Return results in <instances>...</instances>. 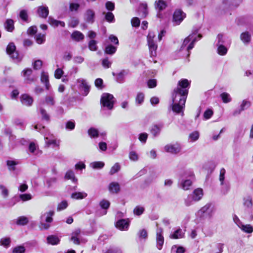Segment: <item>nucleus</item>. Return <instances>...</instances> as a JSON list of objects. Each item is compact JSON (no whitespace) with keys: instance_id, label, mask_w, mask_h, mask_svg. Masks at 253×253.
<instances>
[{"instance_id":"obj_20","label":"nucleus","mask_w":253,"mask_h":253,"mask_svg":"<svg viewBox=\"0 0 253 253\" xmlns=\"http://www.w3.org/2000/svg\"><path fill=\"white\" fill-rule=\"evenodd\" d=\"M108 189L111 193L117 194L120 191L121 187L118 182H112L109 184Z\"/></svg>"},{"instance_id":"obj_51","label":"nucleus","mask_w":253,"mask_h":253,"mask_svg":"<svg viewBox=\"0 0 253 253\" xmlns=\"http://www.w3.org/2000/svg\"><path fill=\"white\" fill-rule=\"evenodd\" d=\"M90 166L93 169H101L104 166V163L102 162H94L90 163Z\"/></svg>"},{"instance_id":"obj_44","label":"nucleus","mask_w":253,"mask_h":253,"mask_svg":"<svg viewBox=\"0 0 253 253\" xmlns=\"http://www.w3.org/2000/svg\"><path fill=\"white\" fill-rule=\"evenodd\" d=\"M217 53L220 55H225L227 52L228 49L225 45H217Z\"/></svg>"},{"instance_id":"obj_4","label":"nucleus","mask_w":253,"mask_h":253,"mask_svg":"<svg viewBox=\"0 0 253 253\" xmlns=\"http://www.w3.org/2000/svg\"><path fill=\"white\" fill-rule=\"evenodd\" d=\"M54 212L52 211L42 213L40 217V227L42 229H47L50 226V223L52 221V216Z\"/></svg>"},{"instance_id":"obj_30","label":"nucleus","mask_w":253,"mask_h":253,"mask_svg":"<svg viewBox=\"0 0 253 253\" xmlns=\"http://www.w3.org/2000/svg\"><path fill=\"white\" fill-rule=\"evenodd\" d=\"M71 38L79 42L84 39V35L80 32L78 31H74L71 36Z\"/></svg>"},{"instance_id":"obj_13","label":"nucleus","mask_w":253,"mask_h":253,"mask_svg":"<svg viewBox=\"0 0 253 253\" xmlns=\"http://www.w3.org/2000/svg\"><path fill=\"white\" fill-rule=\"evenodd\" d=\"M130 221L129 219H120L115 223L117 228L122 231H126L129 226Z\"/></svg>"},{"instance_id":"obj_64","label":"nucleus","mask_w":253,"mask_h":253,"mask_svg":"<svg viewBox=\"0 0 253 253\" xmlns=\"http://www.w3.org/2000/svg\"><path fill=\"white\" fill-rule=\"evenodd\" d=\"M25 252V248L23 246H19L15 247L13 249V253H24Z\"/></svg>"},{"instance_id":"obj_1","label":"nucleus","mask_w":253,"mask_h":253,"mask_svg":"<svg viewBox=\"0 0 253 253\" xmlns=\"http://www.w3.org/2000/svg\"><path fill=\"white\" fill-rule=\"evenodd\" d=\"M199 29V27H194L192 33L186 38L183 42L180 51L185 50L187 56L190 55V50L194 47L195 42L202 37L201 34H198Z\"/></svg>"},{"instance_id":"obj_38","label":"nucleus","mask_w":253,"mask_h":253,"mask_svg":"<svg viewBox=\"0 0 253 253\" xmlns=\"http://www.w3.org/2000/svg\"><path fill=\"white\" fill-rule=\"evenodd\" d=\"M54 98V93L53 92H51L49 95L45 97V101L47 104L53 106L55 104Z\"/></svg>"},{"instance_id":"obj_55","label":"nucleus","mask_w":253,"mask_h":253,"mask_svg":"<svg viewBox=\"0 0 253 253\" xmlns=\"http://www.w3.org/2000/svg\"><path fill=\"white\" fill-rule=\"evenodd\" d=\"M199 137V132L195 131L190 133L189 136V139L191 142H194L198 139Z\"/></svg>"},{"instance_id":"obj_2","label":"nucleus","mask_w":253,"mask_h":253,"mask_svg":"<svg viewBox=\"0 0 253 253\" xmlns=\"http://www.w3.org/2000/svg\"><path fill=\"white\" fill-rule=\"evenodd\" d=\"M190 85V83L187 79H182L179 81L177 87L175 88L172 94V101L174 97L176 99L179 100L180 98L184 97V101L186 102L187 95L188 94L187 87Z\"/></svg>"},{"instance_id":"obj_60","label":"nucleus","mask_w":253,"mask_h":253,"mask_svg":"<svg viewBox=\"0 0 253 253\" xmlns=\"http://www.w3.org/2000/svg\"><path fill=\"white\" fill-rule=\"evenodd\" d=\"M120 165L119 163H116L115 165L111 168L109 173L110 175H113L114 173L119 171L120 169Z\"/></svg>"},{"instance_id":"obj_53","label":"nucleus","mask_w":253,"mask_h":253,"mask_svg":"<svg viewBox=\"0 0 253 253\" xmlns=\"http://www.w3.org/2000/svg\"><path fill=\"white\" fill-rule=\"evenodd\" d=\"M11 58H12L15 62H20L22 60V57H21L17 51H14L11 54H9Z\"/></svg>"},{"instance_id":"obj_26","label":"nucleus","mask_w":253,"mask_h":253,"mask_svg":"<svg viewBox=\"0 0 253 253\" xmlns=\"http://www.w3.org/2000/svg\"><path fill=\"white\" fill-rule=\"evenodd\" d=\"M47 243L51 245H57L59 244L60 240L55 235H49L47 238Z\"/></svg>"},{"instance_id":"obj_12","label":"nucleus","mask_w":253,"mask_h":253,"mask_svg":"<svg viewBox=\"0 0 253 253\" xmlns=\"http://www.w3.org/2000/svg\"><path fill=\"white\" fill-rule=\"evenodd\" d=\"M251 105V103L250 101L246 99L243 100L242 101L239 108H237L233 111L232 113L233 116H236L240 115L242 111L249 108Z\"/></svg>"},{"instance_id":"obj_36","label":"nucleus","mask_w":253,"mask_h":253,"mask_svg":"<svg viewBox=\"0 0 253 253\" xmlns=\"http://www.w3.org/2000/svg\"><path fill=\"white\" fill-rule=\"evenodd\" d=\"M243 232L247 233H251L253 232V227L250 224H242L239 227Z\"/></svg>"},{"instance_id":"obj_5","label":"nucleus","mask_w":253,"mask_h":253,"mask_svg":"<svg viewBox=\"0 0 253 253\" xmlns=\"http://www.w3.org/2000/svg\"><path fill=\"white\" fill-rule=\"evenodd\" d=\"M115 101V98L111 94L104 93L101 96V104L103 107H106L108 110H112L113 108Z\"/></svg>"},{"instance_id":"obj_37","label":"nucleus","mask_w":253,"mask_h":253,"mask_svg":"<svg viewBox=\"0 0 253 253\" xmlns=\"http://www.w3.org/2000/svg\"><path fill=\"white\" fill-rule=\"evenodd\" d=\"M35 40L37 43L42 44L45 41V33H39L35 36Z\"/></svg>"},{"instance_id":"obj_40","label":"nucleus","mask_w":253,"mask_h":253,"mask_svg":"<svg viewBox=\"0 0 253 253\" xmlns=\"http://www.w3.org/2000/svg\"><path fill=\"white\" fill-rule=\"evenodd\" d=\"M65 178L67 179H71L74 183H77L78 179L75 176L74 172L72 170H68L66 173Z\"/></svg>"},{"instance_id":"obj_39","label":"nucleus","mask_w":253,"mask_h":253,"mask_svg":"<svg viewBox=\"0 0 253 253\" xmlns=\"http://www.w3.org/2000/svg\"><path fill=\"white\" fill-rule=\"evenodd\" d=\"M195 202H196V200L191 194L184 199V204L186 207L190 206Z\"/></svg>"},{"instance_id":"obj_54","label":"nucleus","mask_w":253,"mask_h":253,"mask_svg":"<svg viewBox=\"0 0 253 253\" xmlns=\"http://www.w3.org/2000/svg\"><path fill=\"white\" fill-rule=\"evenodd\" d=\"M226 170L224 168H222L220 170V174L219 180L220 182V184H223L224 182H226L225 181Z\"/></svg>"},{"instance_id":"obj_45","label":"nucleus","mask_w":253,"mask_h":253,"mask_svg":"<svg viewBox=\"0 0 253 253\" xmlns=\"http://www.w3.org/2000/svg\"><path fill=\"white\" fill-rule=\"evenodd\" d=\"M244 205L248 209H251L253 207L252 198L250 196H248L244 198Z\"/></svg>"},{"instance_id":"obj_17","label":"nucleus","mask_w":253,"mask_h":253,"mask_svg":"<svg viewBox=\"0 0 253 253\" xmlns=\"http://www.w3.org/2000/svg\"><path fill=\"white\" fill-rule=\"evenodd\" d=\"M22 103L27 106H30L33 102V98L27 94H22L20 97Z\"/></svg>"},{"instance_id":"obj_18","label":"nucleus","mask_w":253,"mask_h":253,"mask_svg":"<svg viewBox=\"0 0 253 253\" xmlns=\"http://www.w3.org/2000/svg\"><path fill=\"white\" fill-rule=\"evenodd\" d=\"M37 13L40 17L46 18L49 14L48 7L44 6H39L37 8Z\"/></svg>"},{"instance_id":"obj_59","label":"nucleus","mask_w":253,"mask_h":253,"mask_svg":"<svg viewBox=\"0 0 253 253\" xmlns=\"http://www.w3.org/2000/svg\"><path fill=\"white\" fill-rule=\"evenodd\" d=\"M137 235L140 239L146 240L148 237L147 232L144 229L139 230L137 233Z\"/></svg>"},{"instance_id":"obj_48","label":"nucleus","mask_w":253,"mask_h":253,"mask_svg":"<svg viewBox=\"0 0 253 253\" xmlns=\"http://www.w3.org/2000/svg\"><path fill=\"white\" fill-rule=\"evenodd\" d=\"M28 222V218L25 216H20L17 219L16 223L19 225H25Z\"/></svg>"},{"instance_id":"obj_9","label":"nucleus","mask_w":253,"mask_h":253,"mask_svg":"<svg viewBox=\"0 0 253 253\" xmlns=\"http://www.w3.org/2000/svg\"><path fill=\"white\" fill-rule=\"evenodd\" d=\"M215 208L212 204L211 203H208L203 207H202L199 211V212L208 216L209 218L212 217L214 212Z\"/></svg>"},{"instance_id":"obj_50","label":"nucleus","mask_w":253,"mask_h":253,"mask_svg":"<svg viewBox=\"0 0 253 253\" xmlns=\"http://www.w3.org/2000/svg\"><path fill=\"white\" fill-rule=\"evenodd\" d=\"M6 164L10 170H14L15 169V166L18 164V162L15 160H7Z\"/></svg>"},{"instance_id":"obj_49","label":"nucleus","mask_w":253,"mask_h":253,"mask_svg":"<svg viewBox=\"0 0 253 253\" xmlns=\"http://www.w3.org/2000/svg\"><path fill=\"white\" fill-rule=\"evenodd\" d=\"M220 97L222 101L225 103H227L231 101V97L229 93L223 92L220 94Z\"/></svg>"},{"instance_id":"obj_28","label":"nucleus","mask_w":253,"mask_h":253,"mask_svg":"<svg viewBox=\"0 0 253 253\" xmlns=\"http://www.w3.org/2000/svg\"><path fill=\"white\" fill-rule=\"evenodd\" d=\"M41 82L44 84L46 89L49 90L50 87V85L49 82L48 75L47 73L42 72L41 75Z\"/></svg>"},{"instance_id":"obj_7","label":"nucleus","mask_w":253,"mask_h":253,"mask_svg":"<svg viewBox=\"0 0 253 253\" xmlns=\"http://www.w3.org/2000/svg\"><path fill=\"white\" fill-rule=\"evenodd\" d=\"M155 37V36L153 32H149L147 36L148 44L151 57L156 55V50L158 47L156 42L154 41Z\"/></svg>"},{"instance_id":"obj_57","label":"nucleus","mask_w":253,"mask_h":253,"mask_svg":"<svg viewBox=\"0 0 253 253\" xmlns=\"http://www.w3.org/2000/svg\"><path fill=\"white\" fill-rule=\"evenodd\" d=\"M88 134L90 137L95 138L98 137V131L96 129L91 127L88 130Z\"/></svg>"},{"instance_id":"obj_58","label":"nucleus","mask_w":253,"mask_h":253,"mask_svg":"<svg viewBox=\"0 0 253 253\" xmlns=\"http://www.w3.org/2000/svg\"><path fill=\"white\" fill-rule=\"evenodd\" d=\"M10 242L11 240L9 237H4L0 239V245L5 247H8Z\"/></svg>"},{"instance_id":"obj_19","label":"nucleus","mask_w":253,"mask_h":253,"mask_svg":"<svg viewBox=\"0 0 253 253\" xmlns=\"http://www.w3.org/2000/svg\"><path fill=\"white\" fill-rule=\"evenodd\" d=\"M128 73V71L127 70H123L117 74H115V73H113V75L116 76V80L118 83H123L125 81V77Z\"/></svg>"},{"instance_id":"obj_43","label":"nucleus","mask_w":253,"mask_h":253,"mask_svg":"<svg viewBox=\"0 0 253 253\" xmlns=\"http://www.w3.org/2000/svg\"><path fill=\"white\" fill-rule=\"evenodd\" d=\"M103 14H105V18L106 20L109 23L114 22L115 21V17L114 14L111 12H108L103 13Z\"/></svg>"},{"instance_id":"obj_47","label":"nucleus","mask_w":253,"mask_h":253,"mask_svg":"<svg viewBox=\"0 0 253 253\" xmlns=\"http://www.w3.org/2000/svg\"><path fill=\"white\" fill-rule=\"evenodd\" d=\"M241 39L244 43H249L251 40V35L248 32H244L241 35Z\"/></svg>"},{"instance_id":"obj_24","label":"nucleus","mask_w":253,"mask_h":253,"mask_svg":"<svg viewBox=\"0 0 253 253\" xmlns=\"http://www.w3.org/2000/svg\"><path fill=\"white\" fill-rule=\"evenodd\" d=\"M81 233V231L79 229H76L72 233L71 240L73 241L74 244L79 245L81 243V241L79 238Z\"/></svg>"},{"instance_id":"obj_11","label":"nucleus","mask_w":253,"mask_h":253,"mask_svg":"<svg viewBox=\"0 0 253 253\" xmlns=\"http://www.w3.org/2000/svg\"><path fill=\"white\" fill-rule=\"evenodd\" d=\"M186 14L180 9L176 10L173 15V22L174 25H178L183 20Z\"/></svg>"},{"instance_id":"obj_27","label":"nucleus","mask_w":253,"mask_h":253,"mask_svg":"<svg viewBox=\"0 0 253 253\" xmlns=\"http://www.w3.org/2000/svg\"><path fill=\"white\" fill-rule=\"evenodd\" d=\"M48 22L53 27H57L58 26H60L62 27H64L65 25V24L63 21L57 20L51 16L48 17Z\"/></svg>"},{"instance_id":"obj_29","label":"nucleus","mask_w":253,"mask_h":253,"mask_svg":"<svg viewBox=\"0 0 253 253\" xmlns=\"http://www.w3.org/2000/svg\"><path fill=\"white\" fill-rule=\"evenodd\" d=\"M4 25L5 29L8 32H11L14 29V21L12 19H7Z\"/></svg>"},{"instance_id":"obj_10","label":"nucleus","mask_w":253,"mask_h":253,"mask_svg":"<svg viewBox=\"0 0 253 253\" xmlns=\"http://www.w3.org/2000/svg\"><path fill=\"white\" fill-rule=\"evenodd\" d=\"M242 1V0H222V4L219 9L224 10L230 7H237Z\"/></svg>"},{"instance_id":"obj_32","label":"nucleus","mask_w":253,"mask_h":253,"mask_svg":"<svg viewBox=\"0 0 253 253\" xmlns=\"http://www.w3.org/2000/svg\"><path fill=\"white\" fill-rule=\"evenodd\" d=\"M87 196V193L84 192H79L72 193L71 198L76 200H81L86 198Z\"/></svg>"},{"instance_id":"obj_33","label":"nucleus","mask_w":253,"mask_h":253,"mask_svg":"<svg viewBox=\"0 0 253 253\" xmlns=\"http://www.w3.org/2000/svg\"><path fill=\"white\" fill-rule=\"evenodd\" d=\"M139 11L141 13V16L145 17L148 14L147 4L146 3H142L140 4L139 7Z\"/></svg>"},{"instance_id":"obj_56","label":"nucleus","mask_w":253,"mask_h":253,"mask_svg":"<svg viewBox=\"0 0 253 253\" xmlns=\"http://www.w3.org/2000/svg\"><path fill=\"white\" fill-rule=\"evenodd\" d=\"M144 211V208L141 206H136L133 210V213L135 215L139 216Z\"/></svg>"},{"instance_id":"obj_21","label":"nucleus","mask_w":253,"mask_h":253,"mask_svg":"<svg viewBox=\"0 0 253 253\" xmlns=\"http://www.w3.org/2000/svg\"><path fill=\"white\" fill-rule=\"evenodd\" d=\"M77 82L80 84V87L84 89V95L86 96L89 91L90 87L85 80L78 79Z\"/></svg>"},{"instance_id":"obj_62","label":"nucleus","mask_w":253,"mask_h":253,"mask_svg":"<svg viewBox=\"0 0 253 253\" xmlns=\"http://www.w3.org/2000/svg\"><path fill=\"white\" fill-rule=\"evenodd\" d=\"M99 205L102 209L107 210L109 208L110 203L109 201L103 199L100 201Z\"/></svg>"},{"instance_id":"obj_8","label":"nucleus","mask_w":253,"mask_h":253,"mask_svg":"<svg viewBox=\"0 0 253 253\" xmlns=\"http://www.w3.org/2000/svg\"><path fill=\"white\" fill-rule=\"evenodd\" d=\"M155 37V36L153 32H149L147 36L148 44L151 57L156 55V50L158 47L156 42L154 41Z\"/></svg>"},{"instance_id":"obj_23","label":"nucleus","mask_w":253,"mask_h":253,"mask_svg":"<svg viewBox=\"0 0 253 253\" xmlns=\"http://www.w3.org/2000/svg\"><path fill=\"white\" fill-rule=\"evenodd\" d=\"M191 194L194 198L196 202H198L202 198L203 196V190L200 188H197L195 189L193 193Z\"/></svg>"},{"instance_id":"obj_63","label":"nucleus","mask_w":253,"mask_h":253,"mask_svg":"<svg viewBox=\"0 0 253 253\" xmlns=\"http://www.w3.org/2000/svg\"><path fill=\"white\" fill-rule=\"evenodd\" d=\"M213 114V111L211 109H208L204 113V119L205 120H208L212 117Z\"/></svg>"},{"instance_id":"obj_35","label":"nucleus","mask_w":253,"mask_h":253,"mask_svg":"<svg viewBox=\"0 0 253 253\" xmlns=\"http://www.w3.org/2000/svg\"><path fill=\"white\" fill-rule=\"evenodd\" d=\"M44 139L45 140V142L48 145H53L54 146H58L59 143L57 142V141L53 138L52 135H51L49 137L47 136L46 134H44Z\"/></svg>"},{"instance_id":"obj_6","label":"nucleus","mask_w":253,"mask_h":253,"mask_svg":"<svg viewBox=\"0 0 253 253\" xmlns=\"http://www.w3.org/2000/svg\"><path fill=\"white\" fill-rule=\"evenodd\" d=\"M185 104L184 97H181L179 100L176 99V98L174 97L170 107L174 112L176 113H183Z\"/></svg>"},{"instance_id":"obj_16","label":"nucleus","mask_w":253,"mask_h":253,"mask_svg":"<svg viewBox=\"0 0 253 253\" xmlns=\"http://www.w3.org/2000/svg\"><path fill=\"white\" fill-rule=\"evenodd\" d=\"M167 4L164 0H156L155 2V8L158 10V13L157 14V16L159 18H161L162 15L160 13V12L163 10L165 9L167 7Z\"/></svg>"},{"instance_id":"obj_34","label":"nucleus","mask_w":253,"mask_h":253,"mask_svg":"<svg viewBox=\"0 0 253 253\" xmlns=\"http://www.w3.org/2000/svg\"><path fill=\"white\" fill-rule=\"evenodd\" d=\"M0 195L3 199H5L9 196V191L3 184H0Z\"/></svg>"},{"instance_id":"obj_46","label":"nucleus","mask_w":253,"mask_h":253,"mask_svg":"<svg viewBox=\"0 0 253 253\" xmlns=\"http://www.w3.org/2000/svg\"><path fill=\"white\" fill-rule=\"evenodd\" d=\"M40 113L42 116V120L48 122L50 120V116L46 112V110L42 108H40Z\"/></svg>"},{"instance_id":"obj_42","label":"nucleus","mask_w":253,"mask_h":253,"mask_svg":"<svg viewBox=\"0 0 253 253\" xmlns=\"http://www.w3.org/2000/svg\"><path fill=\"white\" fill-rule=\"evenodd\" d=\"M116 50H117L116 47H115L111 44H109V45H107L105 47L104 51L106 54L112 55L116 52Z\"/></svg>"},{"instance_id":"obj_14","label":"nucleus","mask_w":253,"mask_h":253,"mask_svg":"<svg viewBox=\"0 0 253 253\" xmlns=\"http://www.w3.org/2000/svg\"><path fill=\"white\" fill-rule=\"evenodd\" d=\"M164 150L166 152L173 154L178 153L181 150V146L178 143L169 144L166 145L164 147Z\"/></svg>"},{"instance_id":"obj_25","label":"nucleus","mask_w":253,"mask_h":253,"mask_svg":"<svg viewBox=\"0 0 253 253\" xmlns=\"http://www.w3.org/2000/svg\"><path fill=\"white\" fill-rule=\"evenodd\" d=\"M162 128V125H155L152 127L150 132L153 136L156 137L160 134Z\"/></svg>"},{"instance_id":"obj_41","label":"nucleus","mask_w":253,"mask_h":253,"mask_svg":"<svg viewBox=\"0 0 253 253\" xmlns=\"http://www.w3.org/2000/svg\"><path fill=\"white\" fill-rule=\"evenodd\" d=\"M184 233L181 229H178L170 235V238L172 239L181 238L183 237Z\"/></svg>"},{"instance_id":"obj_22","label":"nucleus","mask_w":253,"mask_h":253,"mask_svg":"<svg viewBox=\"0 0 253 253\" xmlns=\"http://www.w3.org/2000/svg\"><path fill=\"white\" fill-rule=\"evenodd\" d=\"M95 13L93 10L87 9L84 14V18L85 20L90 23H92L94 21Z\"/></svg>"},{"instance_id":"obj_15","label":"nucleus","mask_w":253,"mask_h":253,"mask_svg":"<svg viewBox=\"0 0 253 253\" xmlns=\"http://www.w3.org/2000/svg\"><path fill=\"white\" fill-rule=\"evenodd\" d=\"M163 229L161 228H158L156 232V241H157V247L161 250L162 249L164 243V238L163 236Z\"/></svg>"},{"instance_id":"obj_52","label":"nucleus","mask_w":253,"mask_h":253,"mask_svg":"<svg viewBox=\"0 0 253 253\" xmlns=\"http://www.w3.org/2000/svg\"><path fill=\"white\" fill-rule=\"evenodd\" d=\"M217 45H226L227 41L225 39V38L222 34H218L217 37Z\"/></svg>"},{"instance_id":"obj_61","label":"nucleus","mask_w":253,"mask_h":253,"mask_svg":"<svg viewBox=\"0 0 253 253\" xmlns=\"http://www.w3.org/2000/svg\"><path fill=\"white\" fill-rule=\"evenodd\" d=\"M129 158L131 161H137L139 159V156L135 151H130L129 153Z\"/></svg>"},{"instance_id":"obj_31","label":"nucleus","mask_w":253,"mask_h":253,"mask_svg":"<svg viewBox=\"0 0 253 253\" xmlns=\"http://www.w3.org/2000/svg\"><path fill=\"white\" fill-rule=\"evenodd\" d=\"M23 76L25 77V80L29 82H33L34 78L31 77L32 70L31 69H27L23 71Z\"/></svg>"},{"instance_id":"obj_3","label":"nucleus","mask_w":253,"mask_h":253,"mask_svg":"<svg viewBox=\"0 0 253 253\" xmlns=\"http://www.w3.org/2000/svg\"><path fill=\"white\" fill-rule=\"evenodd\" d=\"M194 180V174L193 172L191 170H186L181 175L178 182V186L184 190H187L192 186Z\"/></svg>"}]
</instances>
